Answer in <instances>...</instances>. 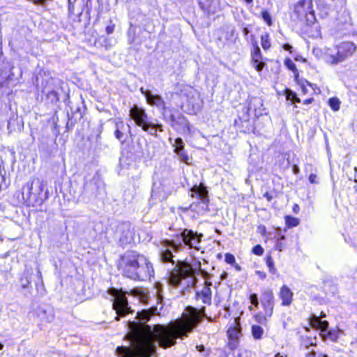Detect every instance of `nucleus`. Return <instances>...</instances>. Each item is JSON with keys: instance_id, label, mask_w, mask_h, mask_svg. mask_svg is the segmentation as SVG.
<instances>
[{"instance_id": "obj_1", "label": "nucleus", "mask_w": 357, "mask_h": 357, "mask_svg": "<svg viewBox=\"0 0 357 357\" xmlns=\"http://www.w3.org/2000/svg\"><path fill=\"white\" fill-rule=\"evenodd\" d=\"M155 310L152 308L137 312V321L129 322L127 337L130 347H116V354L121 357H151L156 352L157 344L165 349L174 345L177 338L188 337L202 319L196 308L188 307L181 318L167 325L155 324L152 328L146 323Z\"/></svg>"}, {"instance_id": "obj_2", "label": "nucleus", "mask_w": 357, "mask_h": 357, "mask_svg": "<svg viewBox=\"0 0 357 357\" xmlns=\"http://www.w3.org/2000/svg\"><path fill=\"white\" fill-rule=\"evenodd\" d=\"M119 267L125 276L133 280H146L154 273L149 260L134 251H128L121 257Z\"/></svg>"}, {"instance_id": "obj_3", "label": "nucleus", "mask_w": 357, "mask_h": 357, "mask_svg": "<svg viewBox=\"0 0 357 357\" xmlns=\"http://www.w3.org/2000/svg\"><path fill=\"white\" fill-rule=\"evenodd\" d=\"M108 294L112 297V306L113 309L115 310L117 316L116 320L119 319V316H124L126 314L131 312L130 307L128 306V300L126 297V294H132L134 296L138 297L139 301L142 303L146 302V295L139 289H132L130 292L122 291L115 288H110L108 289Z\"/></svg>"}, {"instance_id": "obj_4", "label": "nucleus", "mask_w": 357, "mask_h": 357, "mask_svg": "<svg viewBox=\"0 0 357 357\" xmlns=\"http://www.w3.org/2000/svg\"><path fill=\"white\" fill-rule=\"evenodd\" d=\"M45 185L38 178L29 181L22 188L23 199L28 206H41L47 199L46 193H43Z\"/></svg>"}, {"instance_id": "obj_5", "label": "nucleus", "mask_w": 357, "mask_h": 357, "mask_svg": "<svg viewBox=\"0 0 357 357\" xmlns=\"http://www.w3.org/2000/svg\"><path fill=\"white\" fill-rule=\"evenodd\" d=\"M356 47L351 42H344L336 45L333 49L324 50V59L331 65H337L345 61L356 51Z\"/></svg>"}, {"instance_id": "obj_6", "label": "nucleus", "mask_w": 357, "mask_h": 357, "mask_svg": "<svg viewBox=\"0 0 357 357\" xmlns=\"http://www.w3.org/2000/svg\"><path fill=\"white\" fill-rule=\"evenodd\" d=\"M191 196L193 198L197 199L198 202H193L190 207L192 211L198 214H202L206 212L208 209V192L206 188L202 183L199 185H195L190 190Z\"/></svg>"}, {"instance_id": "obj_7", "label": "nucleus", "mask_w": 357, "mask_h": 357, "mask_svg": "<svg viewBox=\"0 0 357 357\" xmlns=\"http://www.w3.org/2000/svg\"><path fill=\"white\" fill-rule=\"evenodd\" d=\"M195 273L196 270L191 264L185 261H179L168 273L167 283L172 286H178L182 279L192 277Z\"/></svg>"}, {"instance_id": "obj_8", "label": "nucleus", "mask_w": 357, "mask_h": 357, "mask_svg": "<svg viewBox=\"0 0 357 357\" xmlns=\"http://www.w3.org/2000/svg\"><path fill=\"white\" fill-rule=\"evenodd\" d=\"M294 13L298 18L305 17L307 22L312 23L315 20L314 12L312 10V0H302L298 1L294 7Z\"/></svg>"}, {"instance_id": "obj_9", "label": "nucleus", "mask_w": 357, "mask_h": 357, "mask_svg": "<svg viewBox=\"0 0 357 357\" xmlns=\"http://www.w3.org/2000/svg\"><path fill=\"white\" fill-rule=\"evenodd\" d=\"M181 246V243H176L174 241H165L163 242L160 250V257L162 262H172L174 264L173 260L172 252H177Z\"/></svg>"}, {"instance_id": "obj_10", "label": "nucleus", "mask_w": 357, "mask_h": 357, "mask_svg": "<svg viewBox=\"0 0 357 357\" xmlns=\"http://www.w3.org/2000/svg\"><path fill=\"white\" fill-rule=\"evenodd\" d=\"M130 116L143 130H148V126H150V123L148 122V115L143 108L134 105L130 109Z\"/></svg>"}, {"instance_id": "obj_11", "label": "nucleus", "mask_w": 357, "mask_h": 357, "mask_svg": "<svg viewBox=\"0 0 357 357\" xmlns=\"http://www.w3.org/2000/svg\"><path fill=\"white\" fill-rule=\"evenodd\" d=\"M202 234H198L197 233L193 232L192 230L184 229L181 233V238L185 245L190 248L198 250L199 245L202 238Z\"/></svg>"}, {"instance_id": "obj_12", "label": "nucleus", "mask_w": 357, "mask_h": 357, "mask_svg": "<svg viewBox=\"0 0 357 357\" xmlns=\"http://www.w3.org/2000/svg\"><path fill=\"white\" fill-rule=\"evenodd\" d=\"M273 294L271 291H266L262 295V305L264 307L266 314L268 317H271L273 314V310L274 307L273 302Z\"/></svg>"}, {"instance_id": "obj_13", "label": "nucleus", "mask_w": 357, "mask_h": 357, "mask_svg": "<svg viewBox=\"0 0 357 357\" xmlns=\"http://www.w3.org/2000/svg\"><path fill=\"white\" fill-rule=\"evenodd\" d=\"M199 4L208 15L215 13L220 8L219 0H199Z\"/></svg>"}, {"instance_id": "obj_14", "label": "nucleus", "mask_w": 357, "mask_h": 357, "mask_svg": "<svg viewBox=\"0 0 357 357\" xmlns=\"http://www.w3.org/2000/svg\"><path fill=\"white\" fill-rule=\"evenodd\" d=\"M181 94L186 97L188 102L194 105L199 98L197 90L190 86H185L181 90Z\"/></svg>"}, {"instance_id": "obj_15", "label": "nucleus", "mask_w": 357, "mask_h": 357, "mask_svg": "<svg viewBox=\"0 0 357 357\" xmlns=\"http://www.w3.org/2000/svg\"><path fill=\"white\" fill-rule=\"evenodd\" d=\"M252 63L253 67L258 71L261 72L264 66V63L261 61V54L259 47L256 45L251 54Z\"/></svg>"}, {"instance_id": "obj_16", "label": "nucleus", "mask_w": 357, "mask_h": 357, "mask_svg": "<svg viewBox=\"0 0 357 357\" xmlns=\"http://www.w3.org/2000/svg\"><path fill=\"white\" fill-rule=\"evenodd\" d=\"M211 282H206V286L202 289L201 291L197 292V296L201 299L204 304H210L211 301V289L210 286Z\"/></svg>"}, {"instance_id": "obj_17", "label": "nucleus", "mask_w": 357, "mask_h": 357, "mask_svg": "<svg viewBox=\"0 0 357 357\" xmlns=\"http://www.w3.org/2000/svg\"><path fill=\"white\" fill-rule=\"evenodd\" d=\"M241 334V327L239 323V319L235 318L233 320L232 324L230 327L227 330V335L229 339L238 340L239 335Z\"/></svg>"}, {"instance_id": "obj_18", "label": "nucleus", "mask_w": 357, "mask_h": 357, "mask_svg": "<svg viewBox=\"0 0 357 357\" xmlns=\"http://www.w3.org/2000/svg\"><path fill=\"white\" fill-rule=\"evenodd\" d=\"M293 293L286 285H284L280 289V298L282 300V305L289 306L291 303Z\"/></svg>"}, {"instance_id": "obj_19", "label": "nucleus", "mask_w": 357, "mask_h": 357, "mask_svg": "<svg viewBox=\"0 0 357 357\" xmlns=\"http://www.w3.org/2000/svg\"><path fill=\"white\" fill-rule=\"evenodd\" d=\"M147 103L155 106L157 107L162 108L163 109H165V102L162 98L161 96L158 95H153L151 94L149 95V97L146 100Z\"/></svg>"}, {"instance_id": "obj_20", "label": "nucleus", "mask_w": 357, "mask_h": 357, "mask_svg": "<svg viewBox=\"0 0 357 357\" xmlns=\"http://www.w3.org/2000/svg\"><path fill=\"white\" fill-rule=\"evenodd\" d=\"M295 80L296 81L297 84L300 86V87L302 89V91L304 94L307 93L308 92V90L307 89V86H309L312 89L313 91H315L314 87L316 85L310 83L307 80L304 79H299L298 75L296 73L295 75Z\"/></svg>"}, {"instance_id": "obj_21", "label": "nucleus", "mask_w": 357, "mask_h": 357, "mask_svg": "<svg viewBox=\"0 0 357 357\" xmlns=\"http://www.w3.org/2000/svg\"><path fill=\"white\" fill-rule=\"evenodd\" d=\"M312 325L314 327H317L319 329H320L321 331H325L328 326V323L326 321H321L319 317H314L312 319Z\"/></svg>"}, {"instance_id": "obj_22", "label": "nucleus", "mask_w": 357, "mask_h": 357, "mask_svg": "<svg viewBox=\"0 0 357 357\" xmlns=\"http://www.w3.org/2000/svg\"><path fill=\"white\" fill-rule=\"evenodd\" d=\"M264 334V329L257 325H253L252 326V335L255 340L261 339Z\"/></svg>"}, {"instance_id": "obj_23", "label": "nucleus", "mask_w": 357, "mask_h": 357, "mask_svg": "<svg viewBox=\"0 0 357 357\" xmlns=\"http://www.w3.org/2000/svg\"><path fill=\"white\" fill-rule=\"evenodd\" d=\"M340 101L337 98H331L328 100V105L333 111H338L340 109Z\"/></svg>"}, {"instance_id": "obj_24", "label": "nucleus", "mask_w": 357, "mask_h": 357, "mask_svg": "<svg viewBox=\"0 0 357 357\" xmlns=\"http://www.w3.org/2000/svg\"><path fill=\"white\" fill-rule=\"evenodd\" d=\"M285 222L289 227H294L298 225L299 220L297 218L287 216L285 218Z\"/></svg>"}, {"instance_id": "obj_25", "label": "nucleus", "mask_w": 357, "mask_h": 357, "mask_svg": "<svg viewBox=\"0 0 357 357\" xmlns=\"http://www.w3.org/2000/svg\"><path fill=\"white\" fill-rule=\"evenodd\" d=\"M123 128V122L120 121L116 123L115 137L121 140L123 137V133L121 131V129Z\"/></svg>"}, {"instance_id": "obj_26", "label": "nucleus", "mask_w": 357, "mask_h": 357, "mask_svg": "<svg viewBox=\"0 0 357 357\" xmlns=\"http://www.w3.org/2000/svg\"><path fill=\"white\" fill-rule=\"evenodd\" d=\"M176 153L178 155L179 160L181 162H183L185 164L190 163L191 158L187 154V153L185 151V150L179 151V152H176Z\"/></svg>"}, {"instance_id": "obj_27", "label": "nucleus", "mask_w": 357, "mask_h": 357, "mask_svg": "<svg viewBox=\"0 0 357 357\" xmlns=\"http://www.w3.org/2000/svg\"><path fill=\"white\" fill-rule=\"evenodd\" d=\"M173 146H174L175 153L184 151V143L181 138H176L173 144Z\"/></svg>"}, {"instance_id": "obj_28", "label": "nucleus", "mask_w": 357, "mask_h": 357, "mask_svg": "<svg viewBox=\"0 0 357 357\" xmlns=\"http://www.w3.org/2000/svg\"><path fill=\"white\" fill-rule=\"evenodd\" d=\"M261 46L264 50H267L271 47V42L269 40V36L268 33L261 35Z\"/></svg>"}, {"instance_id": "obj_29", "label": "nucleus", "mask_w": 357, "mask_h": 357, "mask_svg": "<svg viewBox=\"0 0 357 357\" xmlns=\"http://www.w3.org/2000/svg\"><path fill=\"white\" fill-rule=\"evenodd\" d=\"M267 317H269L266 314L264 315H262L261 314H257L255 316V319L257 322L259 324L266 326L268 324V319Z\"/></svg>"}, {"instance_id": "obj_30", "label": "nucleus", "mask_w": 357, "mask_h": 357, "mask_svg": "<svg viewBox=\"0 0 357 357\" xmlns=\"http://www.w3.org/2000/svg\"><path fill=\"white\" fill-rule=\"evenodd\" d=\"M284 65L289 70H291L292 72H297L295 63L290 59H286L284 60Z\"/></svg>"}, {"instance_id": "obj_31", "label": "nucleus", "mask_w": 357, "mask_h": 357, "mask_svg": "<svg viewBox=\"0 0 357 357\" xmlns=\"http://www.w3.org/2000/svg\"><path fill=\"white\" fill-rule=\"evenodd\" d=\"M261 16L264 22H266L268 26H271L272 24L271 16L267 10H263Z\"/></svg>"}, {"instance_id": "obj_32", "label": "nucleus", "mask_w": 357, "mask_h": 357, "mask_svg": "<svg viewBox=\"0 0 357 357\" xmlns=\"http://www.w3.org/2000/svg\"><path fill=\"white\" fill-rule=\"evenodd\" d=\"M225 261L231 265L235 264L236 259L235 257L230 253H226L225 255Z\"/></svg>"}, {"instance_id": "obj_33", "label": "nucleus", "mask_w": 357, "mask_h": 357, "mask_svg": "<svg viewBox=\"0 0 357 357\" xmlns=\"http://www.w3.org/2000/svg\"><path fill=\"white\" fill-rule=\"evenodd\" d=\"M252 253L257 256H261L264 253V248L260 245H257L252 248Z\"/></svg>"}, {"instance_id": "obj_34", "label": "nucleus", "mask_w": 357, "mask_h": 357, "mask_svg": "<svg viewBox=\"0 0 357 357\" xmlns=\"http://www.w3.org/2000/svg\"><path fill=\"white\" fill-rule=\"evenodd\" d=\"M151 135L157 136V130L155 124L150 123V126H148V130H145Z\"/></svg>"}, {"instance_id": "obj_35", "label": "nucleus", "mask_w": 357, "mask_h": 357, "mask_svg": "<svg viewBox=\"0 0 357 357\" xmlns=\"http://www.w3.org/2000/svg\"><path fill=\"white\" fill-rule=\"evenodd\" d=\"M250 300L252 304H253L256 307H258L259 302H258V297L257 295L255 294H251L250 296Z\"/></svg>"}, {"instance_id": "obj_36", "label": "nucleus", "mask_w": 357, "mask_h": 357, "mask_svg": "<svg viewBox=\"0 0 357 357\" xmlns=\"http://www.w3.org/2000/svg\"><path fill=\"white\" fill-rule=\"evenodd\" d=\"M228 346L231 349H234L237 347L238 345V340L234 339H229Z\"/></svg>"}, {"instance_id": "obj_37", "label": "nucleus", "mask_w": 357, "mask_h": 357, "mask_svg": "<svg viewBox=\"0 0 357 357\" xmlns=\"http://www.w3.org/2000/svg\"><path fill=\"white\" fill-rule=\"evenodd\" d=\"M29 284H30V281L27 278H26L25 279H24V278L21 279V287L23 289L28 288Z\"/></svg>"}, {"instance_id": "obj_38", "label": "nucleus", "mask_w": 357, "mask_h": 357, "mask_svg": "<svg viewBox=\"0 0 357 357\" xmlns=\"http://www.w3.org/2000/svg\"><path fill=\"white\" fill-rule=\"evenodd\" d=\"M296 94L294 92L291 91V90L287 89L286 91V96L288 100H292L294 98H296Z\"/></svg>"}, {"instance_id": "obj_39", "label": "nucleus", "mask_w": 357, "mask_h": 357, "mask_svg": "<svg viewBox=\"0 0 357 357\" xmlns=\"http://www.w3.org/2000/svg\"><path fill=\"white\" fill-rule=\"evenodd\" d=\"M309 181L311 183H318V179H317V176L316 174H311L310 176H309Z\"/></svg>"}, {"instance_id": "obj_40", "label": "nucleus", "mask_w": 357, "mask_h": 357, "mask_svg": "<svg viewBox=\"0 0 357 357\" xmlns=\"http://www.w3.org/2000/svg\"><path fill=\"white\" fill-rule=\"evenodd\" d=\"M139 90H140V92L145 96L146 100L149 97V95L151 94V91L145 90L143 87L140 88Z\"/></svg>"}, {"instance_id": "obj_41", "label": "nucleus", "mask_w": 357, "mask_h": 357, "mask_svg": "<svg viewBox=\"0 0 357 357\" xmlns=\"http://www.w3.org/2000/svg\"><path fill=\"white\" fill-rule=\"evenodd\" d=\"M267 266L269 268L270 271L273 273V271H274V264H273V261L271 259H268L267 260Z\"/></svg>"}, {"instance_id": "obj_42", "label": "nucleus", "mask_w": 357, "mask_h": 357, "mask_svg": "<svg viewBox=\"0 0 357 357\" xmlns=\"http://www.w3.org/2000/svg\"><path fill=\"white\" fill-rule=\"evenodd\" d=\"M316 353L314 351H310L305 354V357H315ZM319 357H327L325 355H319Z\"/></svg>"}, {"instance_id": "obj_43", "label": "nucleus", "mask_w": 357, "mask_h": 357, "mask_svg": "<svg viewBox=\"0 0 357 357\" xmlns=\"http://www.w3.org/2000/svg\"><path fill=\"white\" fill-rule=\"evenodd\" d=\"M114 29V26H108L106 27V32L107 34H111L113 33Z\"/></svg>"}, {"instance_id": "obj_44", "label": "nucleus", "mask_w": 357, "mask_h": 357, "mask_svg": "<svg viewBox=\"0 0 357 357\" xmlns=\"http://www.w3.org/2000/svg\"><path fill=\"white\" fill-rule=\"evenodd\" d=\"M292 171L294 174H298L300 172L298 166L296 165H294L292 167Z\"/></svg>"}, {"instance_id": "obj_45", "label": "nucleus", "mask_w": 357, "mask_h": 357, "mask_svg": "<svg viewBox=\"0 0 357 357\" xmlns=\"http://www.w3.org/2000/svg\"><path fill=\"white\" fill-rule=\"evenodd\" d=\"M283 48L284 50H287V51H291L292 47L289 45V44H284L283 45Z\"/></svg>"}, {"instance_id": "obj_46", "label": "nucleus", "mask_w": 357, "mask_h": 357, "mask_svg": "<svg viewBox=\"0 0 357 357\" xmlns=\"http://www.w3.org/2000/svg\"><path fill=\"white\" fill-rule=\"evenodd\" d=\"M321 52V50L318 49V48H314L313 49V53L314 55L319 56V53Z\"/></svg>"}, {"instance_id": "obj_47", "label": "nucleus", "mask_w": 357, "mask_h": 357, "mask_svg": "<svg viewBox=\"0 0 357 357\" xmlns=\"http://www.w3.org/2000/svg\"><path fill=\"white\" fill-rule=\"evenodd\" d=\"M274 357H287V356L284 353L278 352L276 354H275Z\"/></svg>"}, {"instance_id": "obj_48", "label": "nucleus", "mask_w": 357, "mask_h": 357, "mask_svg": "<svg viewBox=\"0 0 357 357\" xmlns=\"http://www.w3.org/2000/svg\"><path fill=\"white\" fill-rule=\"evenodd\" d=\"M155 126L157 130H158L160 132L163 131L162 126L161 124H155Z\"/></svg>"}, {"instance_id": "obj_49", "label": "nucleus", "mask_w": 357, "mask_h": 357, "mask_svg": "<svg viewBox=\"0 0 357 357\" xmlns=\"http://www.w3.org/2000/svg\"><path fill=\"white\" fill-rule=\"evenodd\" d=\"M196 349H197L198 351L202 352L204 350V345H197L196 347Z\"/></svg>"}, {"instance_id": "obj_50", "label": "nucleus", "mask_w": 357, "mask_h": 357, "mask_svg": "<svg viewBox=\"0 0 357 357\" xmlns=\"http://www.w3.org/2000/svg\"><path fill=\"white\" fill-rule=\"evenodd\" d=\"M157 289H158V290H157V294H158V299H160V297H161V289H160V287H159V284H157Z\"/></svg>"}, {"instance_id": "obj_51", "label": "nucleus", "mask_w": 357, "mask_h": 357, "mask_svg": "<svg viewBox=\"0 0 357 357\" xmlns=\"http://www.w3.org/2000/svg\"><path fill=\"white\" fill-rule=\"evenodd\" d=\"M76 0H68V3H69V9H71L73 8V3Z\"/></svg>"}, {"instance_id": "obj_52", "label": "nucleus", "mask_w": 357, "mask_h": 357, "mask_svg": "<svg viewBox=\"0 0 357 357\" xmlns=\"http://www.w3.org/2000/svg\"><path fill=\"white\" fill-rule=\"evenodd\" d=\"M233 266L235 268V269L237 270L238 271H240L241 270V266L236 262H235V264H233Z\"/></svg>"}, {"instance_id": "obj_53", "label": "nucleus", "mask_w": 357, "mask_h": 357, "mask_svg": "<svg viewBox=\"0 0 357 357\" xmlns=\"http://www.w3.org/2000/svg\"><path fill=\"white\" fill-rule=\"evenodd\" d=\"M312 101V98H309V99H307L303 101V103L305 105H308V104H310Z\"/></svg>"}, {"instance_id": "obj_54", "label": "nucleus", "mask_w": 357, "mask_h": 357, "mask_svg": "<svg viewBox=\"0 0 357 357\" xmlns=\"http://www.w3.org/2000/svg\"><path fill=\"white\" fill-rule=\"evenodd\" d=\"M257 273L259 275L260 278H265L266 277V275L262 273V272H260V271H257Z\"/></svg>"}, {"instance_id": "obj_55", "label": "nucleus", "mask_w": 357, "mask_h": 357, "mask_svg": "<svg viewBox=\"0 0 357 357\" xmlns=\"http://www.w3.org/2000/svg\"><path fill=\"white\" fill-rule=\"evenodd\" d=\"M292 101L294 102H301V100L296 96V98H294L292 99Z\"/></svg>"}, {"instance_id": "obj_56", "label": "nucleus", "mask_w": 357, "mask_h": 357, "mask_svg": "<svg viewBox=\"0 0 357 357\" xmlns=\"http://www.w3.org/2000/svg\"><path fill=\"white\" fill-rule=\"evenodd\" d=\"M264 197L267 198V199L268 201H270L271 199V196L269 195V194L268 192H266L265 195H264Z\"/></svg>"}, {"instance_id": "obj_57", "label": "nucleus", "mask_w": 357, "mask_h": 357, "mask_svg": "<svg viewBox=\"0 0 357 357\" xmlns=\"http://www.w3.org/2000/svg\"><path fill=\"white\" fill-rule=\"evenodd\" d=\"M3 176L0 174V189H1V188H2V183H3Z\"/></svg>"}, {"instance_id": "obj_58", "label": "nucleus", "mask_w": 357, "mask_h": 357, "mask_svg": "<svg viewBox=\"0 0 357 357\" xmlns=\"http://www.w3.org/2000/svg\"><path fill=\"white\" fill-rule=\"evenodd\" d=\"M297 209H298V206L297 204H295L294 207V211L295 212H297Z\"/></svg>"}, {"instance_id": "obj_59", "label": "nucleus", "mask_w": 357, "mask_h": 357, "mask_svg": "<svg viewBox=\"0 0 357 357\" xmlns=\"http://www.w3.org/2000/svg\"><path fill=\"white\" fill-rule=\"evenodd\" d=\"M243 32H244V33H245V35H247V34L248 33L249 31H248V29L247 28H245V29H243Z\"/></svg>"}, {"instance_id": "obj_60", "label": "nucleus", "mask_w": 357, "mask_h": 357, "mask_svg": "<svg viewBox=\"0 0 357 357\" xmlns=\"http://www.w3.org/2000/svg\"><path fill=\"white\" fill-rule=\"evenodd\" d=\"M247 3H251L252 2V0H244Z\"/></svg>"}, {"instance_id": "obj_61", "label": "nucleus", "mask_w": 357, "mask_h": 357, "mask_svg": "<svg viewBox=\"0 0 357 357\" xmlns=\"http://www.w3.org/2000/svg\"><path fill=\"white\" fill-rule=\"evenodd\" d=\"M3 348V344L0 343V350H1Z\"/></svg>"}, {"instance_id": "obj_62", "label": "nucleus", "mask_w": 357, "mask_h": 357, "mask_svg": "<svg viewBox=\"0 0 357 357\" xmlns=\"http://www.w3.org/2000/svg\"><path fill=\"white\" fill-rule=\"evenodd\" d=\"M38 274L39 276H41V272L40 271H38Z\"/></svg>"}, {"instance_id": "obj_63", "label": "nucleus", "mask_w": 357, "mask_h": 357, "mask_svg": "<svg viewBox=\"0 0 357 357\" xmlns=\"http://www.w3.org/2000/svg\"><path fill=\"white\" fill-rule=\"evenodd\" d=\"M249 310H252V305L249 307Z\"/></svg>"}, {"instance_id": "obj_64", "label": "nucleus", "mask_w": 357, "mask_h": 357, "mask_svg": "<svg viewBox=\"0 0 357 357\" xmlns=\"http://www.w3.org/2000/svg\"><path fill=\"white\" fill-rule=\"evenodd\" d=\"M354 171L357 172V167H354Z\"/></svg>"}]
</instances>
